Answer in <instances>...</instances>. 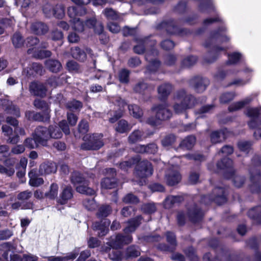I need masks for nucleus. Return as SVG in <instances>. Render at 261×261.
<instances>
[{
    "label": "nucleus",
    "instance_id": "f704fd0d",
    "mask_svg": "<svg viewBox=\"0 0 261 261\" xmlns=\"http://www.w3.org/2000/svg\"><path fill=\"white\" fill-rule=\"evenodd\" d=\"M29 177L30 178L29 184L32 187H38L44 182L43 178L39 177L37 175L36 171L33 170L29 173Z\"/></svg>",
    "mask_w": 261,
    "mask_h": 261
},
{
    "label": "nucleus",
    "instance_id": "9d476101",
    "mask_svg": "<svg viewBox=\"0 0 261 261\" xmlns=\"http://www.w3.org/2000/svg\"><path fill=\"white\" fill-rule=\"evenodd\" d=\"M102 137V134H94L88 137L85 136L86 141L81 145V148L87 150L99 149L104 145Z\"/></svg>",
    "mask_w": 261,
    "mask_h": 261
},
{
    "label": "nucleus",
    "instance_id": "6e6d98bb",
    "mask_svg": "<svg viewBox=\"0 0 261 261\" xmlns=\"http://www.w3.org/2000/svg\"><path fill=\"white\" fill-rule=\"evenodd\" d=\"M238 70L240 71V72L242 71L243 73H244L246 75V77H250V81H251V78L254 70L253 68L247 64L246 63V61L243 63L241 69L240 70Z\"/></svg>",
    "mask_w": 261,
    "mask_h": 261
},
{
    "label": "nucleus",
    "instance_id": "a211bd4d",
    "mask_svg": "<svg viewBox=\"0 0 261 261\" xmlns=\"http://www.w3.org/2000/svg\"><path fill=\"white\" fill-rule=\"evenodd\" d=\"M166 240L170 244V246H168L165 244H160L158 247V249L164 251H173L176 246V241L175 234L172 232H167L166 233Z\"/></svg>",
    "mask_w": 261,
    "mask_h": 261
},
{
    "label": "nucleus",
    "instance_id": "5fc2aeb1",
    "mask_svg": "<svg viewBox=\"0 0 261 261\" xmlns=\"http://www.w3.org/2000/svg\"><path fill=\"white\" fill-rule=\"evenodd\" d=\"M70 21L72 23V28L73 30L77 32H83L84 29V24L79 18H74L71 19Z\"/></svg>",
    "mask_w": 261,
    "mask_h": 261
},
{
    "label": "nucleus",
    "instance_id": "423d86ee",
    "mask_svg": "<svg viewBox=\"0 0 261 261\" xmlns=\"http://www.w3.org/2000/svg\"><path fill=\"white\" fill-rule=\"evenodd\" d=\"M218 169L224 170V177L226 178H233V182L238 188L241 187L244 183L245 178L243 176L234 175L233 168V161L228 158L222 159L217 164Z\"/></svg>",
    "mask_w": 261,
    "mask_h": 261
},
{
    "label": "nucleus",
    "instance_id": "ddd939ff",
    "mask_svg": "<svg viewBox=\"0 0 261 261\" xmlns=\"http://www.w3.org/2000/svg\"><path fill=\"white\" fill-rule=\"evenodd\" d=\"M110 101L115 105H117L119 108L118 111H116L114 113V116L109 118V121L111 123H114L118 119L122 116L123 111L124 107L126 105L125 101L119 96L112 97Z\"/></svg>",
    "mask_w": 261,
    "mask_h": 261
},
{
    "label": "nucleus",
    "instance_id": "72a5a7b5",
    "mask_svg": "<svg viewBox=\"0 0 261 261\" xmlns=\"http://www.w3.org/2000/svg\"><path fill=\"white\" fill-rule=\"evenodd\" d=\"M244 113L249 119L261 117V106L248 107L246 109Z\"/></svg>",
    "mask_w": 261,
    "mask_h": 261
},
{
    "label": "nucleus",
    "instance_id": "f8f14e48",
    "mask_svg": "<svg viewBox=\"0 0 261 261\" xmlns=\"http://www.w3.org/2000/svg\"><path fill=\"white\" fill-rule=\"evenodd\" d=\"M258 96L257 93H253L244 98L232 103L228 108L229 112H232L241 110L245 106L250 104Z\"/></svg>",
    "mask_w": 261,
    "mask_h": 261
},
{
    "label": "nucleus",
    "instance_id": "58836bf2",
    "mask_svg": "<svg viewBox=\"0 0 261 261\" xmlns=\"http://www.w3.org/2000/svg\"><path fill=\"white\" fill-rule=\"evenodd\" d=\"M195 142V137L192 135L189 136L181 142L180 147L186 149H190L194 146Z\"/></svg>",
    "mask_w": 261,
    "mask_h": 261
},
{
    "label": "nucleus",
    "instance_id": "39448f33",
    "mask_svg": "<svg viewBox=\"0 0 261 261\" xmlns=\"http://www.w3.org/2000/svg\"><path fill=\"white\" fill-rule=\"evenodd\" d=\"M252 166L249 169L250 175V190L252 193H258L261 195V160L257 155H254L251 160Z\"/></svg>",
    "mask_w": 261,
    "mask_h": 261
},
{
    "label": "nucleus",
    "instance_id": "f257e3e1",
    "mask_svg": "<svg viewBox=\"0 0 261 261\" xmlns=\"http://www.w3.org/2000/svg\"><path fill=\"white\" fill-rule=\"evenodd\" d=\"M227 28L225 25L210 32L208 37L203 42V46L209 49L204 61L208 63L215 62L220 57L221 53L225 51L226 48L219 43L228 42L230 37L227 35Z\"/></svg>",
    "mask_w": 261,
    "mask_h": 261
},
{
    "label": "nucleus",
    "instance_id": "393cba45",
    "mask_svg": "<svg viewBox=\"0 0 261 261\" xmlns=\"http://www.w3.org/2000/svg\"><path fill=\"white\" fill-rule=\"evenodd\" d=\"M228 131L223 128L220 131L213 132L211 135V140L213 143H217L225 140L228 136Z\"/></svg>",
    "mask_w": 261,
    "mask_h": 261
},
{
    "label": "nucleus",
    "instance_id": "9b49d317",
    "mask_svg": "<svg viewBox=\"0 0 261 261\" xmlns=\"http://www.w3.org/2000/svg\"><path fill=\"white\" fill-rule=\"evenodd\" d=\"M226 201L224 189L222 188H215L211 195L204 196L201 198V202L208 204L214 201L219 205L224 203Z\"/></svg>",
    "mask_w": 261,
    "mask_h": 261
},
{
    "label": "nucleus",
    "instance_id": "c756f323",
    "mask_svg": "<svg viewBox=\"0 0 261 261\" xmlns=\"http://www.w3.org/2000/svg\"><path fill=\"white\" fill-rule=\"evenodd\" d=\"M56 171V167L53 163H44L41 164L39 167V172L41 174H49Z\"/></svg>",
    "mask_w": 261,
    "mask_h": 261
},
{
    "label": "nucleus",
    "instance_id": "8fccbe9b",
    "mask_svg": "<svg viewBox=\"0 0 261 261\" xmlns=\"http://www.w3.org/2000/svg\"><path fill=\"white\" fill-rule=\"evenodd\" d=\"M140 251L139 248L136 246H130L127 248L126 250V257L133 258L136 257L140 255Z\"/></svg>",
    "mask_w": 261,
    "mask_h": 261
},
{
    "label": "nucleus",
    "instance_id": "bf43d9fd",
    "mask_svg": "<svg viewBox=\"0 0 261 261\" xmlns=\"http://www.w3.org/2000/svg\"><path fill=\"white\" fill-rule=\"evenodd\" d=\"M12 43L15 47H20L23 44V39L19 33H15L12 38Z\"/></svg>",
    "mask_w": 261,
    "mask_h": 261
},
{
    "label": "nucleus",
    "instance_id": "aec40b11",
    "mask_svg": "<svg viewBox=\"0 0 261 261\" xmlns=\"http://www.w3.org/2000/svg\"><path fill=\"white\" fill-rule=\"evenodd\" d=\"M187 216L191 221L195 223L202 219L203 213L196 205L194 204L188 208Z\"/></svg>",
    "mask_w": 261,
    "mask_h": 261
},
{
    "label": "nucleus",
    "instance_id": "e2e57ef3",
    "mask_svg": "<svg viewBox=\"0 0 261 261\" xmlns=\"http://www.w3.org/2000/svg\"><path fill=\"white\" fill-rule=\"evenodd\" d=\"M141 210L144 213L150 214L154 213L156 210V208L154 203H148L143 204Z\"/></svg>",
    "mask_w": 261,
    "mask_h": 261
},
{
    "label": "nucleus",
    "instance_id": "4468645a",
    "mask_svg": "<svg viewBox=\"0 0 261 261\" xmlns=\"http://www.w3.org/2000/svg\"><path fill=\"white\" fill-rule=\"evenodd\" d=\"M152 172L151 164L146 160L139 162L136 167V174L141 178L151 175Z\"/></svg>",
    "mask_w": 261,
    "mask_h": 261
},
{
    "label": "nucleus",
    "instance_id": "4c0bfd02",
    "mask_svg": "<svg viewBox=\"0 0 261 261\" xmlns=\"http://www.w3.org/2000/svg\"><path fill=\"white\" fill-rule=\"evenodd\" d=\"M132 128V126L126 120L121 119L118 121L115 129L117 132L122 134L129 131Z\"/></svg>",
    "mask_w": 261,
    "mask_h": 261
},
{
    "label": "nucleus",
    "instance_id": "2f4dec72",
    "mask_svg": "<svg viewBox=\"0 0 261 261\" xmlns=\"http://www.w3.org/2000/svg\"><path fill=\"white\" fill-rule=\"evenodd\" d=\"M182 200L183 197L180 196H168L166 197L164 201V207L166 208H170L174 204L179 203Z\"/></svg>",
    "mask_w": 261,
    "mask_h": 261
},
{
    "label": "nucleus",
    "instance_id": "13d9d810",
    "mask_svg": "<svg viewBox=\"0 0 261 261\" xmlns=\"http://www.w3.org/2000/svg\"><path fill=\"white\" fill-rule=\"evenodd\" d=\"M66 107L70 111H78L82 108V103L79 101L73 100L67 103Z\"/></svg>",
    "mask_w": 261,
    "mask_h": 261
},
{
    "label": "nucleus",
    "instance_id": "c85d7f7f",
    "mask_svg": "<svg viewBox=\"0 0 261 261\" xmlns=\"http://www.w3.org/2000/svg\"><path fill=\"white\" fill-rule=\"evenodd\" d=\"M73 196L72 189L71 187L67 186L62 191L60 195L59 202L61 204H65Z\"/></svg>",
    "mask_w": 261,
    "mask_h": 261
},
{
    "label": "nucleus",
    "instance_id": "473e14b6",
    "mask_svg": "<svg viewBox=\"0 0 261 261\" xmlns=\"http://www.w3.org/2000/svg\"><path fill=\"white\" fill-rule=\"evenodd\" d=\"M46 67L51 72L57 73L62 68L61 63L57 60L49 59L45 61Z\"/></svg>",
    "mask_w": 261,
    "mask_h": 261
},
{
    "label": "nucleus",
    "instance_id": "f3484780",
    "mask_svg": "<svg viewBox=\"0 0 261 261\" xmlns=\"http://www.w3.org/2000/svg\"><path fill=\"white\" fill-rule=\"evenodd\" d=\"M209 84L208 80L200 76L195 77L190 81V86L198 93L203 92Z\"/></svg>",
    "mask_w": 261,
    "mask_h": 261
},
{
    "label": "nucleus",
    "instance_id": "37998d69",
    "mask_svg": "<svg viewBox=\"0 0 261 261\" xmlns=\"http://www.w3.org/2000/svg\"><path fill=\"white\" fill-rule=\"evenodd\" d=\"M236 96V93L234 91L226 92L221 94L219 100L221 103H227L232 101Z\"/></svg>",
    "mask_w": 261,
    "mask_h": 261
},
{
    "label": "nucleus",
    "instance_id": "4be33fe9",
    "mask_svg": "<svg viewBox=\"0 0 261 261\" xmlns=\"http://www.w3.org/2000/svg\"><path fill=\"white\" fill-rule=\"evenodd\" d=\"M246 61L244 55L239 51H234L228 54L227 65H236L240 62L242 63Z\"/></svg>",
    "mask_w": 261,
    "mask_h": 261
},
{
    "label": "nucleus",
    "instance_id": "09e8293b",
    "mask_svg": "<svg viewBox=\"0 0 261 261\" xmlns=\"http://www.w3.org/2000/svg\"><path fill=\"white\" fill-rule=\"evenodd\" d=\"M34 106L37 109L42 110L44 113L47 112L49 114V106L45 101L36 99L34 101Z\"/></svg>",
    "mask_w": 261,
    "mask_h": 261
},
{
    "label": "nucleus",
    "instance_id": "de8ad7c7",
    "mask_svg": "<svg viewBox=\"0 0 261 261\" xmlns=\"http://www.w3.org/2000/svg\"><path fill=\"white\" fill-rule=\"evenodd\" d=\"M33 48H29L28 50V54H33V56L38 59H43L49 57L51 56V53L49 50H41L37 53H33Z\"/></svg>",
    "mask_w": 261,
    "mask_h": 261
},
{
    "label": "nucleus",
    "instance_id": "bb28decb",
    "mask_svg": "<svg viewBox=\"0 0 261 261\" xmlns=\"http://www.w3.org/2000/svg\"><path fill=\"white\" fill-rule=\"evenodd\" d=\"M31 31L37 35H42L45 34L48 30L46 24L42 22H35L31 25Z\"/></svg>",
    "mask_w": 261,
    "mask_h": 261
},
{
    "label": "nucleus",
    "instance_id": "680f3d73",
    "mask_svg": "<svg viewBox=\"0 0 261 261\" xmlns=\"http://www.w3.org/2000/svg\"><path fill=\"white\" fill-rule=\"evenodd\" d=\"M65 15L64 7L61 5H57L54 8V12L53 16L57 18H62Z\"/></svg>",
    "mask_w": 261,
    "mask_h": 261
},
{
    "label": "nucleus",
    "instance_id": "49530a36",
    "mask_svg": "<svg viewBox=\"0 0 261 261\" xmlns=\"http://www.w3.org/2000/svg\"><path fill=\"white\" fill-rule=\"evenodd\" d=\"M128 109L130 114L136 118H140L143 116L142 110L136 105H129Z\"/></svg>",
    "mask_w": 261,
    "mask_h": 261
},
{
    "label": "nucleus",
    "instance_id": "4d7b16f0",
    "mask_svg": "<svg viewBox=\"0 0 261 261\" xmlns=\"http://www.w3.org/2000/svg\"><path fill=\"white\" fill-rule=\"evenodd\" d=\"M21 207L22 209H32L33 203L31 201L28 202H17L12 204L13 209H17Z\"/></svg>",
    "mask_w": 261,
    "mask_h": 261
},
{
    "label": "nucleus",
    "instance_id": "603ef678",
    "mask_svg": "<svg viewBox=\"0 0 261 261\" xmlns=\"http://www.w3.org/2000/svg\"><path fill=\"white\" fill-rule=\"evenodd\" d=\"M103 13L109 20H119L120 18L119 14L111 8H106Z\"/></svg>",
    "mask_w": 261,
    "mask_h": 261
},
{
    "label": "nucleus",
    "instance_id": "412c9836",
    "mask_svg": "<svg viewBox=\"0 0 261 261\" xmlns=\"http://www.w3.org/2000/svg\"><path fill=\"white\" fill-rule=\"evenodd\" d=\"M31 93L35 96L43 97L46 94V88L45 86L38 82H32L29 86Z\"/></svg>",
    "mask_w": 261,
    "mask_h": 261
},
{
    "label": "nucleus",
    "instance_id": "e433bc0d",
    "mask_svg": "<svg viewBox=\"0 0 261 261\" xmlns=\"http://www.w3.org/2000/svg\"><path fill=\"white\" fill-rule=\"evenodd\" d=\"M143 139V132L140 130H134L128 136V141L130 144H134L141 141Z\"/></svg>",
    "mask_w": 261,
    "mask_h": 261
},
{
    "label": "nucleus",
    "instance_id": "a878e982",
    "mask_svg": "<svg viewBox=\"0 0 261 261\" xmlns=\"http://www.w3.org/2000/svg\"><path fill=\"white\" fill-rule=\"evenodd\" d=\"M172 89V86L169 83H164L160 85L158 89L160 99H166L170 94Z\"/></svg>",
    "mask_w": 261,
    "mask_h": 261
},
{
    "label": "nucleus",
    "instance_id": "69168bd1",
    "mask_svg": "<svg viewBox=\"0 0 261 261\" xmlns=\"http://www.w3.org/2000/svg\"><path fill=\"white\" fill-rule=\"evenodd\" d=\"M197 61L196 56H191L187 57L182 61V66L185 67H190L194 65Z\"/></svg>",
    "mask_w": 261,
    "mask_h": 261
},
{
    "label": "nucleus",
    "instance_id": "ea45409f",
    "mask_svg": "<svg viewBox=\"0 0 261 261\" xmlns=\"http://www.w3.org/2000/svg\"><path fill=\"white\" fill-rule=\"evenodd\" d=\"M253 143L251 141L241 140L237 143L238 148L241 151L248 153L251 150Z\"/></svg>",
    "mask_w": 261,
    "mask_h": 261
},
{
    "label": "nucleus",
    "instance_id": "dca6fc26",
    "mask_svg": "<svg viewBox=\"0 0 261 261\" xmlns=\"http://www.w3.org/2000/svg\"><path fill=\"white\" fill-rule=\"evenodd\" d=\"M165 178L167 184L169 186H174L178 184L181 179V176L179 173L178 167L172 166L166 172Z\"/></svg>",
    "mask_w": 261,
    "mask_h": 261
},
{
    "label": "nucleus",
    "instance_id": "6ab92c4d",
    "mask_svg": "<svg viewBox=\"0 0 261 261\" xmlns=\"http://www.w3.org/2000/svg\"><path fill=\"white\" fill-rule=\"evenodd\" d=\"M0 107H2L9 114L17 117L20 116L19 109L13 105L12 101L7 99L0 98Z\"/></svg>",
    "mask_w": 261,
    "mask_h": 261
},
{
    "label": "nucleus",
    "instance_id": "5701e85b",
    "mask_svg": "<svg viewBox=\"0 0 261 261\" xmlns=\"http://www.w3.org/2000/svg\"><path fill=\"white\" fill-rule=\"evenodd\" d=\"M239 72L240 71L236 68L227 70L219 69L215 74L214 77L216 81H221L223 80L227 76L237 75Z\"/></svg>",
    "mask_w": 261,
    "mask_h": 261
},
{
    "label": "nucleus",
    "instance_id": "0e129e2a",
    "mask_svg": "<svg viewBox=\"0 0 261 261\" xmlns=\"http://www.w3.org/2000/svg\"><path fill=\"white\" fill-rule=\"evenodd\" d=\"M148 86L146 83L144 82H140L138 83L134 87V91L136 93L143 94L146 90H147Z\"/></svg>",
    "mask_w": 261,
    "mask_h": 261
},
{
    "label": "nucleus",
    "instance_id": "864d4df0",
    "mask_svg": "<svg viewBox=\"0 0 261 261\" xmlns=\"http://www.w3.org/2000/svg\"><path fill=\"white\" fill-rule=\"evenodd\" d=\"M250 129H257L261 126V117L250 118L247 122Z\"/></svg>",
    "mask_w": 261,
    "mask_h": 261
},
{
    "label": "nucleus",
    "instance_id": "b1692460",
    "mask_svg": "<svg viewBox=\"0 0 261 261\" xmlns=\"http://www.w3.org/2000/svg\"><path fill=\"white\" fill-rule=\"evenodd\" d=\"M2 132L5 136L8 137L7 141V143L16 144L19 141V137L17 135H15L13 137H11L13 134V129L8 125H3L2 127Z\"/></svg>",
    "mask_w": 261,
    "mask_h": 261
},
{
    "label": "nucleus",
    "instance_id": "f03ea898",
    "mask_svg": "<svg viewBox=\"0 0 261 261\" xmlns=\"http://www.w3.org/2000/svg\"><path fill=\"white\" fill-rule=\"evenodd\" d=\"M137 44L134 47V51L137 54H142L145 49L151 46L150 50L145 55V59L149 62L147 68V72L150 73L155 72L160 66V62L155 58L158 54V51L153 46L156 42L154 41L149 40L148 38H138L136 40Z\"/></svg>",
    "mask_w": 261,
    "mask_h": 261
},
{
    "label": "nucleus",
    "instance_id": "2eb2a0df",
    "mask_svg": "<svg viewBox=\"0 0 261 261\" xmlns=\"http://www.w3.org/2000/svg\"><path fill=\"white\" fill-rule=\"evenodd\" d=\"M107 176L102 179L101 182V186L103 189H113L114 188L116 185V180L115 178L116 175V171L113 168H109L106 169Z\"/></svg>",
    "mask_w": 261,
    "mask_h": 261
},
{
    "label": "nucleus",
    "instance_id": "774afa93",
    "mask_svg": "<svg viewBox=\"0 0 261 261\" xmlns=\"http://www.w3.org/2000/svg\"><path fill=\"white\" fill-rule=\"evenodd\" d=\"M129 71L126 69H123L119 71V79L122 83H127L129 81Z\"/></svg>",
    "mask_w": 261,
    "mask_h": 261
},
{
    "label": "nucleus",
    "instance_id": "7c9ffc66",
    "mask_svg": "<svg viewBox=\"0 0 261 261\" xmlns=\"http://www.w3.org/2000/svg\"><path fill=\"white\" fill-rule=\"evenodd\" d=\"M248 217L256 223L261 224V206H257L250 209L248 212Z\"/></svg>",
    "mask_w": 261,
    "mask_h": 261
},
{
    "label": "nucleus",
    "instance_id": "20e7f679",
    "mask_svg": "<svg viewBox=\"0 0 261 261\" xmlns=\"http://www.w3.org/2000/svg\"><path fill=\"white\" fill-rule=\"evenodd\" d=\"M173 100L174 103L173 109L177 114L185 113L187 110L192 108L196 103L195 98L192 95L187 93L184 89L178 90L174 93Z\"/></svg>",
    "mask_w": 261,
    "mask_h": 261
},
{
    "label": "nucleus",
    "instance_id": "338daca9",
    "mask_svg": "<svg viewBox=\"0 0 261 261\" xmlns=\"http://www.w3.org/2000/svg\"><path fill=\"white\" fill-rule=\"evenodd\" d=\"M54 8L50 3L47 2L43 7V12L47 17H50L54 15Z\"/></svg>",
    "mask_w": 261,
    "mask_h": 261
},
{
    "label": "nucleus",
    "instance_id": "79ce46f5",
    "mask_svg": "<svg viewBox=\"0 0 261 261\" xmlns=\"http://www.w3.org/2000/svg\"><path fill=\"white\" fill-rule=\"evenodd\" d=\"M166 30L168 33L171 34H178L180 35H187L190 33V31L183 29H179L176 25L173 23L169 24L167 26Z\"/></svg>",
    "mask_w": 261,
    "mask_h": 261
},
{
    "label": "nucleus",
    "instance_id": "3c124183",
    "mask_svg": "<svg viewBox=\"0 0 261 261\" xmlns=\"http://www.w3.org/2000/svg\"><path fill=\"white\" fill-rule=\"evenodd\" d=\"M58 186L57 184L53 183L50 187L49 191L45 193V196L50 199L56 198L58 194Z\"/></svg>",
    "mask_w": 261,
    "mask_h": 261
},
{
    "label": "nucleus",
    "instance_id": "a18cd8bd",
    "mask_svg": "<svg viewBox=\"0 0 261 261\" xmlns=\"http://www.w3.org/2000/svg\"><path fill=\"white\" fill-rule=\"evenodd\" d=\"M250 82V77H246L245 79L237 77L233 79L231 82L228 84L227 86H235L237 87H243Z\"/></svg>",
    "mask_w": 261,
    "mask_h": 261
},
{
    "label": "nucleus",
    "instance_id": "0eeeda50",
    "mask_svg": "<svg viewBox=\"0 0 261 261\" xmlns=\"http://www.w3.org/2000/svg\"><path fill=\"white\" fill-rule=\"evenodd\" d=\"M168 107L169 106L167 103L158 104L153 106L151 111L155 113V116L149 117L146 122L152 126H158L162 121L170 119L172 113Z\"/></svg>",
    "mask_w": 261,
    "mask_h": 261
},
{
    "label": "nucleus",
    "instance_id": "c03bdc74",
    "mask_svg": "<svg viewBox=\"0 0 261 261\" xmlns=\"http://www.w3.org/2000/svg\"><path fill=\"white\" fill-rule=\"evenodd\" d=\"M112 211V208L109 205H102L98 208L96 215L99 218L107 217Z\"/></svg>",
    "mask_w": 261,
    "mask_h": 261
},
{
    "label": "nucleus",
    "instance_id": "cd10ccee",
    "mask_svg": "<svg viewBox=\"0 0 261 261\" xmlns=\"http://www.w3.org/2000/svg\"><path fill=\"white\" fill-rule=\"evenodd\" d=\"M70 53L73 58L79 61L84 62L86 59V53L77 46L72 47L70 49Z\"/></svg>",
    "mask_w": 261,
    "mask_h": 261
},
{
    "label": "nucleus",
    "instance_id": "a19ab883",
    "mask_svg": "<svg viewBox=\"0 0 261 261\" xmlns=\"http://www.w3.org/2000/svg\"><path fill=\"white\" fill-rule=\"evenodd\" d=\"M109 223L110 222H108L107 225H102L101 222H95L92 225L93 229L94 230H99V232H98L99 237L105 236L109 231L108 225H109Z\"/></svg>",
    "mask_w": 261,
    "mask_h": 261
},
{
    "label": "nucleus",
    "instance_id": "1a4fd4ad",
    "mask_svg": "<svg viewBox=\"0 0 261 261\" xmlns=\"http://www.w3.org/2000/svg\"><path fill=\"white\" fill-rule=\"evenodd\" d=\"M70 180L77 192L88 195H94V190L88 187V181L81 173L73 172L71 175Z\"/></svg>",
    "mask_w": 261,
    "mask_h": 261
},
{
    "label": "nucleus",
    "instance_id": "c9c22d12",
    "mask_svg": "<svg viewBox=\"0 0 261 261\" xmlns=\"http://www.w3.org/2000/svg\"><path fill=\"white\" fill-rule=\"evenodd\" d=\"M86 13V10L83 7H70L68 9V15L71 19L77 18L76 16H81Z\"/></svg>",
    "mask_w": 261,
    "mask_h": 261
},
{
    "label": "nucleus",
    "instance_id": "6e6552de",
    "mask_svg": "<svg viewBox=\"0 0 261 261\" xmlns=\"http://www.w3.org/2000/svg\"><path fill=\"white\" fill-rule=\"evenodd\" d=\"M53 128V127H49L47 129L45 127L38 126L35 130L33 137L40 144L46 146L47 142L49 138H61V133L58 131L57 133H54Z\"/></svg>",
    "mask_w": 261,
    "mask_h": 261
},
{
    "label": "nucleus",
    "instance_id": "052dcab7",
    "mask_svg": "<svg viewBox=\"0 0 261 261\" xmlns=\"http://www.w3.org/2000/svg\"><path fill=\"white\" fill-rule=\"evenodd\" d=\"M84 207L89 211L94 210L97 204L93 198H86L83 202Z\"/></svg>",
    "mask_w": 261,
    "mask_h": 261
},
{
    "label": "nucleus",
    "instance_id": "7ed1b4c3",
    "mask_svg": "<svg viewBox=\"0 0 261 261\" xmlns=\"http://www.w3.org/2000/svg\"><path fill=\"white\" fill-rule=\"evenodd\" d=\"M142 219V217L138 216L129 220L127 222V225L123 229L126 235L123 236L121 234H118L115 237H111V241L109 242V245L112 248L118 249L121 248L123 245L130 243L133 240V238L128 233L135 231L140 224Z\"/></svg>",
    "mask_w": 261,
    "mask_h": 261
}]
</instances>
